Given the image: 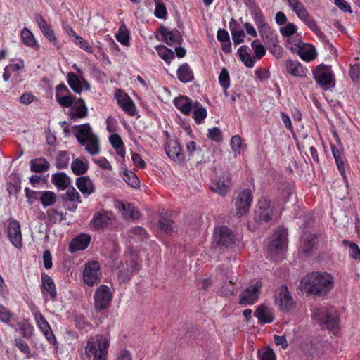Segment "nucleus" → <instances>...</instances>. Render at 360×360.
I'll return each mask as SVG.
<instances>
[{
  "label": "nucleus",
  "mask_w": 360,
  "mask_h": 360,
  "mask_svg": "<svg viewBox=\"0 0 360 360\" xmlns=\"http://www.w3.org/2000/svg\"><path fill=\"white\" fill-rule=\"evenodd\" d=\"M334 280L327 272H312L303 277L300 288L308 296L325 297L333 289Z\"/></svg>",
  "instance_id": "f257e3e1"
},
{
  "label": "nucleus",
  "mask_w": 360,
  "mask_h": 360,
  "mask_svg": "<svg viewBox=\"0 0 360 360\" xmlns=\"http://www.w3.org/2000/svg\"><path fill=\"white\" fill-rule=\"evenodd\" d=\"M110 342L108 334L90 336L84 347L85 354L89 360H107Z\"/></svg>",
  "instance_id": "f03ea898"
},
{
  "label": "nucleus",
  "mask_w": 360,
  "mask_h": 360,
  "mask_svg": "<svg viewBox=\"0 0 360 360\" xmlns=\"http://www.w3.org/2000/svg\"><path fill=\"white\" fill-rule=\"evenodd\" d=\"M77 129L75 133L77 141L85 146L86 150L91 155H96L100 151L98 137L93 133L89 124L74 126L73 129Z\"/></svg>",
  "instance_id": "7ed1b4c3"
},
{
  "label": "nucleus",
  "mask_w": 360,
  "mask_h": 360,
  "mask_svg": "<svg viewBox=\"0 0 360 360\" xmlns=\"http://www.w3.org/2000/svg\"><path fill=\"white\" fill-rule=\"evenodd\" d=\"M313 76L323 89H328L335 86V79L331 66L321 64L313 70Z\"/></svg>",
  "instance_id": "20e7f679"
},
{
  "label": "nucleus",
  "mask_w": 360,
  "mask_h": 360,
  "mask_svg": "<svg viewBox=\"0 0 360 360\" xmlns=\"http://www.w3.org/2000/svg\"><path fill=\"white\" fill-rule=\"evenodd\" d=\"M287 229L283 227L278 229L273 235V239L269 244L268 250L274 260L277 259L276 255H283L287 244Z\"/></svg>",
  "instance_id": "39448f33"
},
{
  "label": "nucleus",
  "mask_w": 360,
  "mask_h": 360,
  "mask_svg": "<svg viewBox=\"0 0 360 360\" xmlns=\"http://www.w3.org/2000/svg\"><path fill=\"white\" fill-rule=\"evenodd\" d=\"M94 299L96 311H101L107 309L112 300L110 288L108 285H101L96 289Z\"/></svg>",
  "instance_id": "423d86ee"
},
{
  "label": "nucleus",
  "mask_w": 360,
  "mask_h": 360,
  "mask_svg": "<svg viewBox=\"0 0 360 360\" xmlns=\"http://www.w3.org/2000/svg\"><path fill=\"white\" fill-rule=\"evenodd\" d=\"M231 174L226 171L219 176L216 180L212 181L210 188L214 192L224 196L231 191Z\"/></svg>",
  "instance_id": "0eeeda50"
},
{
  "label": "nucleus",
  "mask_w": 360,
  "mask_h": 360,
  "mask_svg": "<svg viewBox=\"0 0 360 360\" xmlns=\"http://www.w3.org/2000/svg\"><path fill=\"white\" fill-rule=\"evenodd\" d=\"M289 49L292 53H297L303 60L307 62L314 60L316 56L315 48L312 45L303 43L300 39H297V42L290 46Z\"/></svg>",
  "instance_id": "6e6552de"
},
{
  "label": "nucleus",
  "mask_w": 360,
  "mask_h": 360,
  "mask_svg": "<svg viewBox=\"0 0 360 360\" xmlns=\"http://www.w3.org/2000/svg\"><path fill=\"white\" fill-rule=\"evenodd\" d=\"M214 240L217 244L226 248L236 244V238L233 231L226 226H221L215 229Z\"/></svg>",
  "instance_id": "1a4fd4ad"
},
{
  "label": "nucleus",
  "mask_w": 360,
  "mask_h": 360,
  "mask_svg": "<svg viewBox=\"0 0 360 360\" xmlns=\"http://www.w3.org/2000/svg\"><path fill=\"white\" fill-rule=\"evenodd\" d=\"M252 202V195L249 189H245L238 193L235 201L236 213L238 217H243L248 212Z\"/></svg>",
  "instance_id": "9d476101"
},
{
  "label": "nucleus",
  "mask_w": 360,
  "mask_h": 360,
  "mask_svg": "<svg viewBox=\"0 0 360 360\" xmlns=\"http://www.w3.org/2000/svg\"><path fill=\"white\" fill-rule=\"evenodd\" d=\"M100 266L98 262L93 261L87 263L83 271L84 282L89 286H94L100 281L98 271Z\"/></svg>",
  "instance_id": "9b49d317"
},
{
  "label": "nucleus",
  "mask_w": 360,
  "mask_h": 360,
  "mask_svg": "<svg viewBox=\"0 0 360 360\" xmlns=\"http://www.w3.org/2000/svg\"><path fill=\"white\" fill-rule=\"evenodd\" d=\"M41 290L45 302L49 300L55 301L57 297V290L53 278L44 272L41 273Z\"/></svg>",
  "instance_id": "f8f14e48"
},
{
  "label": "nucleus",
  "mask_w": 360,
  "mask_h": 360,
  "mask_svg": "<svg viewBox=\"0 0 360 360\" xmlns=\"http://www.w3.org/2000/svg\"><path fill=\"white\" fill-rule=\"evenodd\" d=\"M262 283L260 281H257L255 283L247 288L239 297V303L240 304H252L259 297Z\"/></svg>",
  "instance_id": "ddd939ff"
},
{
  "label": "nucleus",
  "mask_w": 360,
  "mask_h": 360,
  "mask_svg": "<svg viewBox=\"0 0 360 360\" xmlns=\"http://www.w3.org/2000/svg\"><path fill=\"white\" fill-rule=\"evenodd\" d=\"M274 210V205L271 200L266 197L262 198L257 204L256 212L257 217L259 221L268 222L271 219Z\"/></svg>",
  "instance_id": "4468645a"
},
{
  "label": "nucleus",
  "mask_w": 360,
  "mask_h": 360,
  "mask_svg": "<svg viewBox=\"0 0 360 360\" xmlns=\"http://www.w3.org/2000/svg\"><path fill=\"white\" fill-rule=\"evenodd\" d=\"M139 268V264L133 257L126 260L117 275L119 282L127 283L130 281L133 274L138 271Z\"/></svg>",
  "instance_id": "2eb2a0df"
},
{
  "label": "nucleus",
  "mask_w": 360,
  "mask_h": 360,
  "mask_svg": "<svg viewBox=\"0 0 360 360\" xmlns=\"http://www.w3.org/2000/svg\"><path fill=\"white\" fill-rule=\"evenodd\" d=\"M275 302L283 311H289L292 308L293 300L286 285L278 288L275 295Z\"/></svg>",
  "instance_id": "dca6fc26"
},
{
  "label": "nucleus",
  "mask_w": 360,
  "mask_h": 360,
  "mask_svg": "<svg viewBox=\"0 0 360 360\" xmlns=\"http://www.w3.org/2000/svg\"><path fill=\"white\" fill-rule=\"evenodd\" d=\"M8 236L11 243L17 248L22 246V237L20 223L13 219L8 225Z\"/></svg>",
  "instance_id": "f3484780"
},
{
  "label": "nucleus",
  "mask_w": 360,
  "mask_h": 360,
  "mask_svg": "<svg viewBox=\"0 0 360 360\" xmlns=\"http://www.w3.org/2000/svg\"><path fill=\"white\" fill-rule=\"evenodd\" d=\"M91 240V238L90 235L81 233L71 240L69 244V251L71 253H75L79 250H84L87 248Z\"/></svg>",
  "instance_id": "a211bd4d"
},
{
  "label": "nucleus",
  "mask_w": 360,
  "mask_h": 360,
  "mask_svg": "<svg viewBox=\"0 0 360 360\" xmlns=\"http://www.w3.org/2000/svg\"><path fill=\"white\" fill-rule=\"evenodd\" d=\"M159 31L162 37V40L169 46L174 44H180L182 41V37L179 31L176 29L170 30L164 26H161Z\"/></svg>",
  "instance_id": "6ab92c4d"
},
{
  "label": "nucleus",
  "mask_w": 360,
  "mask_h": 360,
  "mask_svg": "<svg viewBox=\"0 0 360 360\" xmlns=\"http://www.w3.org/2000/svg\"><path fill=\"white\" fill-rule=\"evenodd\" d=\"M165 150L169 158L175 162H181L184 159V153L179 143L175 140H171L165 145Z\"/></svg>",
  "instance_id": "aec40b11"
},
{
  "label": "nucleus",
  "mask_w": 360,
  "mask_h": 360,
  "mask_svg": "<svg viewBox=\"0 0 360 360\" xmlns=\"http://www.w3.org/2000/svg\"><path fill=\"white\" fill-rule=\"evenodd\" d=\"M317 236L314 233H304L301 243V251L306 257L311 256L317 245Z\"/></svg>",
  "instance_id": "412c9836"
},
{
  "label": "nucleus",
  "mask_w": 360,
  "mask_h": 360,
  "mask_svg": "<svg viewBox=\"0 0 360 360\" xmlns=\"http://www.w3.org/2000/svg\"><path fill=\"white\" fill-rule=\"evenodd\" d=\"M251 15L257 27L260 36L271 30L270 26L266 22L261 9L256 8L255 11H251Z\"/></svg>",
  "instance_id": "4be33fe9"
},
{
  "label": "nucleus",
  "mask_w": 360,
  "mask_h": 360,
  "mask_svg": "<svg viewBox=\"0 0 360 360\" xmlns=\"http://www.w3.org/2000/svg\"><path fill=\"white\" fill-rule=\"evenodd\" d=\"M255 316L258 319L260 324L270 323L274 321L272 309L263 304L257 307Z\"/></svg>",
  "instance_id": "5701e85b"
},
{
  "label": "nucleus",
  "mask_w": 360,
  "mask_h": 360,
  "mask_svg": "<svg viewBox=\"0 0 360 360\" xmlns=\"http://www.w3.org/2000/svg\"><path fill=\"white\" fill-rule=\"evenodd\" d=\"M286 72L297 77H304L306 76L307 70L298 61L291 59L286 60L285 63Z\"/></svg>",
  "instance_id": "b1692460"
},
{
  "label": "nucleus",
  "mask_w": 360,
  "mask_h": 360,
  "mask_svg": "<svg viewBox=\"0 0 360 360\" xmlns=\"http://www.w3.org/2000/svg\"><path fill=\"white\" fill-rule=\"evenodd\" d=\"M193 103L192 100L186 96H180L174 100L175 107L186 115L191 113Z\"/></svg>",
  "instance_id": "393cba45"
},
{
  "label": "nucleus",
  "mask_w": 360,
  "mask_h": 360,
  "mask_svg": "<svg viewBox=\"0 0 360 360\" xmlns=\"http://www.w3.org/2000/svg\"><path fill=\"white\" fill-rule=\"evenodd\" d=\"M297 32V27L292 22H288L285 27L281 28V34L287 37V47L293 45L294 43L297 42V39H300L298 36H294Z\"/></svg>",
  "instance_id": "a878e982"
},
{
  "label": "nucleus",
  "mask_w": 360,
  "mask_h": 360,
  "mask_svg": "<svg viewBox=\"0 0 360 360\" xmlns=\"http://www.w3.org/2000/svg\"><path fill=\"white\" fill-rule=\"evenodd\" d=\"M291 9L307 27L315 20L302 1L296 6H292Z\"/></svg>",
  "instance_id": "bb28decb"
},
{
  "label": "nucleus",
  "mask_w": 360,
  "mask_h": 360,
  "mask_svg": "<svg viewBox=\"0 0 360 360\" xmlns=\"http://www.w3.org/2000/svg\"><path fill=\"white\" fill-rule=\"evenodd\" d=\"M76 185L84 195H90L94 191V185L89 176H80L77 179Z\"/></svg>",
  "instance_id": "cd10ccee"
},
{
  "label": "nucleus",
  "mask_w": 360,
  "mask_h": 360,
  "mask_svg": "<svg viewBox=\"0 0 360 360\" xmlns=\"http://www.w3.org/2000/svg\"><path fill=\"white\" fill-rule=\"evenodd\" d=\"M177 77L183 83H188L194 79L193 72L188 63H184L177 70Z\"/></svg>",
  "instance_id": "c85d7f7f"
},
{
  "label": "nucleus",
  "mask_w": 360,
  "mask_h": 360,
  "mask_svg": "<svg viewBox=\"0 0 360 360\" xmlns=\"http://www.w3.org/2000/svg\"><path fill=\"white\" fill-rule=\"evenodd\" d=\"M339 323L338 316L329 311L319 324L323 329L333 330L338 328Z\"/></svg>",
  "instance_id": "c756f323"
},
{
  "label": "nucleus",
  "mask_w": 360,
  "mask_h": 360,
  "mask_svg": "<svg viewBox=\"0 0 360 360\" xmlns=\"http://www.w3.org/2000/svg\"><path fill=\"white\" fill-rule=\"evenodd\" d=\"M110 221V218L107 213L105 211H100L94 214L91 222L95 229H100L107 226Z\"/></svg>",
  "instance_id": "7c9ffc66"
},
{
  "label": "nucleus",
  "mask_w": 360,
  "mask_h": 360,
  "mask_svg": "<svg viewBox=\"0 0 360 360\" xmlns=\"http://www.w3.org/2000/svg\"><path fill=\"white\" fill-rule=\"evenodd\" d=\"M238 24L237 21L231 18L229 22V27L231 30L232 39L235 44H239L244 41L245 32L243 30H237Z\"/></svg>",
  "instance_id": "2f4dec72"
},
{
  "label": "nucleus",
  "mask_w": 360,
  "mask_h": 360,
  "mask_svg": "<svg viewBox=\"0 0 360 360\" xmlns=\"http://www.w3.org/2000/svg\"><path fill=\"white\" fill-rule=\"evenodd\" d=\"M333 155L335 158L338 170L342 177H345V164L343 158V150L342 148H338L335 146L331 145Z\"/></svg>",
  "instance_id": "473e14b6"
},
{
  "label": "nucleus",
  "mask_w": 360,
  "mask_h": 360,
  "mask_svg": "<svg viewBox=\"0 0 360 360\" xmlns=\"http://www.w3.org/2000/svg\"><path fill=\"white\" fill-rule=\"evenodd\" d=\"M52 183L60 190H65L70 183V178L64 172H58L52 175Z\"/></svg>",
  "instance_id": "72a5a7b5"
},
{
  "label": "nucleus",
  "mask_w": 360,
  "mask_h": 360,
  "mask_svg": "<svg viewBox=\"0 0 360 360\" xmlns=\"http://www.w3.org/2000/svg\"><path fill=\"white\" fill-rule=\"evenodd\" d=\"M20 38L24 44L35 49H39V45L36 41L32 32L25 27L21 30Z\"/></svg>",
  "instance_id": "f704fd0d"
},
{
  "label": "nucleus",
  "mask_w": 360,
  "mask_h": 360,
  "mask_svg": "<svg viewBox=\"0 0 360 360\" xmlns=\"http://www.w3.org/2000/svg\"><path fill=\"white\" fill-rule=\"evenodd\" d=\"M77 103L79 104V105L72 108L70 112V117L72 120L83 118L87 115L88 109L84 103V100L82 98H79L77 100Z\"/></svg>",
  "instance_id": "c9c22d12"
},
{
  "label": "nucleus",
  "mask_w": 360,
  "mask_h": 360,
  "mask_svg": "<svg viewBox=\"0 0 360 360\" xmlns=\"http://www.w3.org/2000/svg\"><path fill=\"white\" fill-rule=\"evenodd\" d=\"M193 118L196 124H202L207 115V112L205 108L202 107L198 101L193 103Z\"/></svg>",
  "instance_id": "e433bc0d"
},
{
  "label": "nucleus",
  "mask_w": 360,
  "mask_h": 360,
  "mask_svg": "<svg viewBox=\"0 0 360 360\" xmlns=\"http://www.w3.org/2000/svg\"><path fill=\"white\" fill-rule=\"evenodd\" d=\"M49 162L44 158H37L30 161V170L35 173H41L49 169Z\"/></svg>",
  "instance_id": "4c0bfd02"
},
{
  "label": "nucleus",
  "mask_w": 360,
  "mask_h": 360,
  "mask_svg": "<svg viewBox=\"0 0 360 360\" xmlns=\"http://www.w3.org/2000/svg\"><path fill=\"white\" fill-rule=\"evenodd\" d=\"M71 169L74 174L77 176L82 175L85 174L88 169V163L84 162L80 159H75L71 164Z\"/></svg>",
  "instance_id": "58836bf2"
},
{
  "label": "nucleus",
  "mask_w": 360,
  "mask_h": 360,
  "mask_svg": "<svg viewBox=\"0 0 360 360\" xmlns=\"http://www.w3.org/2000/svg\"><path fill=\"white\" fill-rule=\"evenodd\" d=\"M67 81L73 91L77 94L82 92V79H79L74 72H70L68 73Z\"/></svg>",
  "instance_id": "ea45409f"
},
{
  "label": "nucleus",
  "mask_w": 360,
  "mask_h": 360,
  "mask_svg": "<svg viewBox=\"0 0 360 360\" xmlns=\"http://www.w3.org/2000/svg\"><path fill=\"white\" fill-rule=\"evenodd\" d=\"M123 180L131 187L136 188L139 186L140 181L136 175L131 171L124 170L122 173Z\"/></svg>",
  "instance_id": "a19ab883"
},
{
  "label": "nucleus",
  "mask_w": 360,
  "mask_h": 360,
  "mask_svg": "<svg viewBox=\"0 0 360 360\" xmlns=\"http://www.w3.org/2000/svg\"><path fill=\"white\" fill-rule=\"evenodd\" d=\"M120 209L123 211L122 214L127 219H138L140 217V213L131 204L125 205L122 203Z\"/></svg>",
  "instance_id": "79ce46f5"
},
{
  "label": "nucleus",
  "mask_w": 360,
  "mask_h": 360,
  "mask_svg": "<svg viewBox=\"0 0 360 360\" xmlns=\"http://www.w3.org/2000/svg\"><path fill=\"white\" fill-rule=\"evenodd\" d=\"M39 200L44 207H48L53 205L56 202V195L52 191H41Z\"/></svg>",
  "instance_id": "37998d69"
},
{
  "label": "nucleus",
  "mask_w": 360,
  "mask_h": 360,
  "mask_svg": "<svg viewBox=\"0 0 360 360\" xmlns=\"http://www.w3.org/2000/svg\"><path fill=\"white\" fill-rule=\"evenodd\" d=\"M159 228L167 233H171L174 231V222L162 215L160 216L159 220Z\"/></svg>",
  "instance_id": "c03bdc74"
},
{
  "label": "nucleus",
  "mask_w": 360,
  "mask_h": 360,
  "mask_svg": "<svg viewBox=\"0 0 360 360\" xmlns=\"http://www.w3.org/2000/svg\"><path fill=\"white\" fill-rule=\"evenodd\" d=\"M342 243L349 248V255L351 258L360 260V248L355 243L344 240Z\"/></svg>",
  "instance_id": "a18cd8bd"
},
{
  "label": "nucleus",
  "mask_w": 360,
  "mask_h": 360,
  "mask_svg": "<svg viewBox=\"0 0 360 360\" xmlns=\"http://www.w3.org/2000/svg\"><path fill=\"white\" fill-rule=\"evenodd\" d=\"M129 32L124 25L120 27L118 33L116 34V39L123 45L129 44Z\"/></svg>",
  "instance_id": "49530a36"
},
{
  "label": "nucleus",
  "mask_w": 360,
  "mask_h": 360,
  "mask_svg": "<svg viewBox=\"0 0 360 360\" xmlns=\"http://www.w3.org/2000/svg\"><path fill=\"white\" fill-rule=\"evenodd\" d=\"M156 50L160 57L162 58L165 62L169 63L170 60L174 58V52L163 45L158 46L156 47Z\"/></svg>",
  "instance_id": "de8ad7c7"
},
{
  "label": "nucleus",
  "mask_w": 360,
  "mask_h": 360,
  "mask_svg": "<svg viewBox=\"0 0 360 360\" xmlns=\"http://www.w3.org/2000/svg\"><path fill=\"white\" fill-rule=\"evenodd\" d=\"M261 38L269 49H271V47H274L278 45V41L276 37L274 34L272 30L266 32V34L262 35Z\"/></svg>",
  "instance_id": "09e8293b"
},
{
  "label": "nucleus",
  "mask_w": 360,
  "mask_h": 360,
  "mask_svg": "<svg viewBox=\"0 0 360 360\" xmlns=\"http://www.w3.org/2000/svg\"><path fill=\"white\" fill-rule=\"evenodd\" d=\"M261 38L269 49H271V47H274L278 45V41L276 37L274 34L272 30L266 32V34L262 35Z\"/></svg>",
  "instance_id": "8fccbe9b"
},
{
  "label": "nucleus",
  "mask_w": 360,
  "mask_h": 360,
  "mask_svg": "<svg viewBox=\"0 0 360 360\" xmlns=\"http://www.w3.org/2000/svg\"><path fill=\"white\" fill-rule=\"evenodd\" d=\"M18 328H15L17 332H19L25 338H30L32 335L34 328L28 323H17Z\"/></svg>",
  "instance_id": "3c124183"
},
{
  "label": "nucleus",
  "mask_w": 360,
  "mask_h": 360,
  "mask_svg": "<svg viewBox=\"0 0 360 360\" xmlns=\"http://www.w3.org/2000/svg\"><path fill=\"white\" fill-rule=\"evenodd\" d=\"M12 317V312L3 304H0V321L11 327H13V325L11 324V320Z\"/></svg>",
  "instance_id": "603ef678"
},
{
  "label": "nucleus",
  "mask_w": 360,
  "mask_h": 360,
  "mask_svg": "<svg viewBox=\"0 0 360 360\" xmlns=\"http://www.w3.org/2000/svg\"><path fill=\"white\" fill-rule=\"evenodd\" d=\"M70 158L65 151H60L56 158V167L59 169H65L68 166Z\"/></svg>",
  "instance_id": "864d4df0"
},
{
  "label": "nucleus",
  "mask_w": 360,
  "mask_h": 360,
  "mask_svg": "<svg viewBox=\"0 0 360 360\" xmlns=\"http://www.w3.org/2000/svg\"><path fill=\"white\" fill-rule=\"evenodd\" d=\"M251 46L254 50L255 57L257 59L259 60L265 55L266 49L264 46L259 43L258 39L254 40L252 42Z\"/></svg>",
  "instance_id": "5fc2aeb1"
},
{
  "label": "nucleus",
  "mask_w": 360,
  "mask_h": 360,
  "mask_svg": "<svg viewBox=\"0 0 360 360\" xmlns=\"http://www.w3.org/2000/svg\"><path fill=\"white\" fill-rule=\"evenodd\" d=\"M34 318L37 323L38 327L40 328L43 333L51 329L49 323L46 320L45 317L41 314V313H36L34 315Z\"/></svg>",
  "instance_id": "6e6d98bb"
},
{
  "label": "nucleus",
  "mask_w": 360,
  "mask_h": 360,
  "mask_svg": "<svg viewBox=\"0 0 360 360\" xmlns=\"http://www.w3.org/2000/svg\"><path fill=\"white\" fill-rule=\"evenodd\" d=\"M46 214L48 218L53 223L60 222L65 219L63 212H59L56 209H49L46 211Z\"/></svg>",
  "instance_id": "4d7b16f0"
},
{
  "label": "nucleus",
  "mask_w": 360,
  "mask_h": 360,
  "mask_svg": "<svg viewBox=\"0 0 360 360\" xmlns=\"http://www.w3.org/2000/svg\"><path fill=\"white\" fill-rule=\"evenodd\" d=\"M219 82L223 89H229L230 86V77L228 70L223 68L219 76Z\"/></svg>",
  "instance_id": "13d9d810"
},
{
  "label": "nucleus",
  "mask_w": 360,
  "mask_h": 360,
  "mask_svg": "<svg viewBox=\"0 0 360 360\" xmlns=\"http://www.w3.org/2000/svg\"><path fill=\"white\" fill-rule=\"evenodd\" d=\"M56 98L61 106L70 108L73 104L75 96L71 94H68L65 96H60L58 97H56Z\"/></svg>",
  "instance_id": "bf43d9fd"
},
{
  "label": "nucleus",
  "mask_w": 360,
  "mask_h": 360,
  "mask_svg": "<svg viewBox=\"0 0 360 360\" xmlns=\"http://www.w3.org/2000/svg\"><path fill=\"white\" fill-rule=\"evenodd\" d=\"M74 42L77 46H78L79 48L84 49L86 52L90 53H93L92 47L82 37H80L79 35H75V37L74 38Z\"/></svg>",
  "instance_id": "052dcab7"
},
{
  "label": "nucleus",
  "mask_w": 360,
  "mask_h": 360,
  "mask_svg": "<svg viewBox=\"0 0 360 360\" xmlns=\"http://www.w3.org/2000/svg\"><path fill=\"white\" fill-rule=\"evenodd\" d=\"M73 321L75 327L79 330H86L88 323L86 321L85 318L82 314H74Z\"/></svg>",
  "instance_id": "680f3d73"
},
{
  "label": "nucleus",
  "mask_w": 360,
  "mask_h": 360,
  "mask_svg": "<svg viewBox=\"0 0 360 360\" xmlns=\"http://www.w3.org/2000/svg\"><path fill=\"white\" fill-rule=\"evenodd\" d=\"M312 318L316 320L319 323L323 319L324 316L329 311L328 309L325 308H317L314 307L311 309Z\"/></svg>",
  "instance_id": "e2e57ef3"
},
{
  "label": "nucleus",
  "mask_w": 360,
  "mask_h": 360,
  "mask_svg": "<svg viewBox=\"0 0 360 360\" xmlns=\"http://www.w3.org/2000/svg\"><path fill=\"white\" fill-rule=\"evenodd\" d=\"M25 193L26 198H27V202L30 205H32L35 200H39L41 191H32L27 187L25 188Z\"/></svg>",
  "instance_id": "0e129e2a"
},
{
  "label": "nucleus",
  "mask_w": 360,
  "mask_h": 360,
  "mask_svg": "<svg viewBox=\"0 0 360 360\" xmlns=\"http://www.w3.org/2000/svg\"><path fill=\"white\" fill-rule=\"evenodd\" d=\"M66 199L73 202H77V203H80L82 202L79 193L74 187L69 188L67 190Z\"/></svg>",
  "instance_id": "69168bd1"
},
{
  "label": "nucleus",
  "mask_w": 360,
  "mask_h": 360,
  "mask_svg": "<svg viewBox=\"0 0 360 360\" xmlns=\"http://www.w3.org/2000/svg\"><path fill=\"white\" fill-rule=\"evenodd\" d=\"M207 137L214 141L219 142L222 140V133L219 128L213 127L208 129Z\"/></svg>",
  "instance_id": "338daca9"
},
{
  "label": "nucleus",
  "mask_w": 360,
  "mask_h": 360,
  "mask_svg": "<svg viewBox=\"0 0 360 360\" xmlns=\"http://www.w3.org/2000/svg\"><path fill=\"white\" fill-rule=\"evenodd\" d=\"M122 109L129 116H134L136 113V105L132 99H128L127 103H124Z\"/></svg>",
  "instance_id": "774afa93"
}]
</instances>
